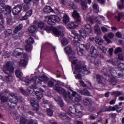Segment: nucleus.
<instances>
[{
    "label": "nucleus",
    "mask_w": 124,
    "mask_h": 124,
    "mask_svg": "<svg viewBox=\"0 0 124 124\" xmlns=\"http://www.w3.org/2000/svg\"><path fill=\"white\" fill-rule=\"evenodd\" d=\"M115 54H118V53L122 52V48L121 47H117L114 51Z\"/></svg>",
    "instance_id": "338daca9"
},
{
    "label": "nucleus",
    "mask_w": 124,
    "mask_h": 124,
    "mask_svg": "<svg viewBox=\"0 0 124 124\" xmlns=\"http://www.w3.org/2000/svg\"><path fill=\"white\" fill-rule=\"evenodd\" d=\"M36 89H37V87L35 86V85H32V88L29 87L28 88L27 90L32 95H36L38 100H40V99L43 97V93H44V90L40 89L39 91H35Z\"/></svg>",
    "instance_id": "39448f33"
},
{
    "label": "nucleus",
    "mask_w": 124,
    "mask_h": 124,
    "mask_svg": "<svg viewBox=\"0 0 124 124\" xmlns=\"http://www.w3.org/2000/svg\"><path fill=\"white\" fill-rule=\"evenodd\" d=\"M36 26L35 25H31L29 28H28V31L30 33H33L35 31H36Z\"/></svg>",
    "instance_id": "c85d7f7f"
},
{
    "label": "nucleus",
    "mask_w": 124,
    "mask_h": 124,
    "mask_svg": "<svg viewBox=\"0 0 124 124\" xmlns=\"http://www.w3.org/2000/svg\"><path fill=\"white\" fill-rule=\"evenodd\" d=\"M28 124H38L37 123V121L36 120H30L28 121Z\"/></svg>",
    "instance_id": "052dcab7"
},
{
    "label": "nucleus",
    "mask_w": 124,
    "mask_h": 124,
    "mask_svg": "<svg viewBox=\"0 0 124 124\" xmlns=\"http://www.w3.org/2000/svg\"><path fill=\"white\" fill-rule=\"evenodd\" d=\"M31 105L35 111H37L39 109V105L38 103L35 101V99H32L31 100Z\"/></svg>",
    "instance_id": "4468645a"
},
{
    "label": "nucleus",
    "mask_w": 124,
    "mask_h": 124,
    "mask_svg": "<svg viewBox=\"0 0 124 124\" xmlns=\"http://www.w3.org/2000/svg\"><path fill=\"white\" fill-rule=\"evenodd\" d=\"M83 104L86 106H92L93 101L90 98H85L83 99Z\"/></svg>",
    "instance_id": "a211bd4d"
},
{
    "label": "nucleus",
    "mask_w": 124,
    "mask_h": 124,
    "mask_svg": "<svg viewBox=\"0 0 124 124\" xmlns=\"http://www.w3.org/2000/svg\"><path fill=\"white\" fill-rule=\"evenodd\" d=\"M60 3L62 6L69 7V8H73V9L76 8L74 3L70 0H60Z\"/></svg>",
    "instance_id": "1a4fd4ad"
},
{
    "label": "nucleus",
    "mask_w": 124,
    "mask_h": 124,
    "mask_svg": "<svg viewBox=\"0 0 124 124\" xmlns=\"http://www.w3.org/2000/svg\"><path fill=\"white\" fill-rule=\"evenodd\" d=\"M75 71L77 72V76H76V79H82V76L83 74H89L91 72H89L86 68V65L83 62H79L78 64L75 66Z\"/></svg>",
    "instance_id": "7ed1b4c3"
},
{
    "label": "nucleus",
    "mask_w": 124,
    "mask_h": 124,
    "mask_svg": "<svg viewBox=\"0 0 124 124\" xmlns=\"http://www.w3.org/2000/svg\"><path fill=\"white\" fill-rule=\"evenodd\" d=\"M94 31L97 35H100L101 33V30H100V27L98 25H96L94 27Z\"/></svg>",
    "instance_id": "393cba45"
},
{
    "label": "nucleus",
    "mask_w": 124,
    "mask_h": 124,
    "mask_svg": "<svg viewBox=\"0 0 124 124\" xmlns=\"http://www.w3.org/2000/svg\"><path fill=\"white\" fill-rule=\"evenodd\" d=\"M102 71L104 72V76L99 75H96V81L99 84L101 85H105V80L108 79V81L112 83L113 85L116 84L117 80V71L114 68L109 67L108 69L103 68Z\"/></svg>",
    "instance_id": "f257e3e1"
},
{
    "label": "nucleus",
    "mask_w": 124,
    "mask_h": 124,
    "mask_svg": "<svg viewBox=\"0 0 124 124\" xmlns=\"http://www.w3.org/2000/svg\"><path fill=\"white\" fill-rule=\"evenodd\" d=\"M64 50L65 53L68 54L69 61H72L73 59H75V52L72 51L70 46H66Z\"/></svg>",
    "instance_id": "9d476101"
},
{
    "label": "nucleus",
    "mask_w": 124,
    "mask_h": 124,
    "mask_svg": "<svg viewBox=\"0 0 124 124\" xmlns=\"http://www.w3.org/2000/svg\"><path fill=\"white\" fill-rule=\"evenodd\" d=\"M91 46H92V44H91V42H89L85 45L84 47H85V49H86V50H89V49L91 48Z\"/></svg>",
    "instance_id": "0e129e2a"
},
{
    "label": "nucleus",
    "mask_w": 124,
    "mask_h": 124,
    "mask_svg": "<svg viewBox=\"0 0 124 124\" xmlns=\"http://www.w3.org/2000/svg\"><path fill=\"white\" fill-rule=\"evenodd\" d=\"M21 50L22 49L20 48H16L13 53L14 55H19V54L21 53L20 51H21Z\"/></svg>",
    "instance_id": "3c124183"
},
{
    "label": "nucleus",
    "mask_w": 124,
    "mask_h": 124,
    "mask_svg": "<svg viewBox=\"0 0 124 124\" xmlns=\"http://www.w3.org/2000/svg\"><path fill=\"white\" fill-rule=\"evenodd\" d=\"M43 11L45 13H51V12L55 13V11L49 6H46L43 9Z\"/></svg>",
    "instance_id": "aec40b11"
},
{
    "label": "nucleus",
    "mask_w": 124,
    "mask_h": 124,
    "mask_svg": "<svg viewBox=\"0 0 124 124\" xmlns=\"http://www.w3.org/2000/svg\"><path fill=\"white\" fill-rule=\"evenodd\" d=\"M25 50L27 52H30V53H31V45H29L27 44L25 46Z\"/></svg>",
    "instance_id": "a19ab883"
},
{
    "label": "nucleus",
    "mask_w": 124,
    "mask_h": 124,
    "mask_svg": "<svg viewBox=\"0 0 124 124\" xmlns=\"http://www.w3.org/2000/svg\"><path fill=\"white\" fill-rule=\"evenodd\" d=\"M74 38L76 42H79V41H81V36H80V35L78 34V35L75 36Z\"/></svg>",
    "instance_id": "09e8293b"
},
{
    "label": "nucleus",
    "mask_w": 124,
    "mask_h": 124,
    "mask_svg": "<svg viewBox=\"0 0 124 124\" xmlns=\"http://www.w3.org/2000/svg\"><path fill=\"white\" fill-rule=\"evenodd\" d=\"M3 21V16L2 15L0 14V26H2L4 23Z\"/></svg>",
    "instance_id": "680f3d73"
},
{
    "label": "nucleus",
    "mask_w": 124,
    "mask_h": 124,
    "mask_svg": "<svg viewBox=\"0 0 124 124\" xmlns=\"http://www.w3.org/2000/svg\"><path fill=\"white\" fill-rule=\"evenodd\" d=\"M79 31L81 36L83 38H86L87 37V31L86 30H85V29L82 28L79 30Z\"/></svg>",
    "instance_id": "a878e982"
},
{
    "label": "nucleus",
    "mask_w": 124,
    "mask_h": 124,
    "mask_svg": "<svg viewBox=\"0 0 124 124\" xmlns=\"http://www.w3.org/2000/svg\"><path fill=\"white\" fill-rule=\"evenodd\" d=\"M5 10L8 13H10L11 12V7L10 6H7L6 8H5Z\"/></svg>",
    "instance_id": "69168bd1"
},
{
    "label": "nucleus",
    "mask_w": 124,
    "mask_h": 124,
    "mask_svg": "<svg viewBox=\"0 0 124 124\" xmlns=\"http://www.w3.org/2000/svg\"><path fill=\"white\" fill-rule=\"evenodd\" d=\"M11 34H12V30L10 29L5 30L3 33L4 37H7V36H9Z\"/></svg>",
    "instance_id": "bb28decb"
},
{
    "label": "nucleus",
    "mask_w": 124,
    "mask_h": 124,
    "mask_svg": "<svg viewBox=\"0 0 124 124\" xmlns=\"http://www.w3.org/2000/svg\"><path fill=\"white\" fill-rule=\"evenodd\" d=\"M107 62L111 63L113 65H118L119 64V60L117 59H112V60H107Z\"/></svg>",
    "instance_id": "4be33fe9"
},
{
    "label": "nucleus",
    "mask_w": 124,
    "mask_h": 124,
    "mask_svg": "<svg viewBox=\"0 0 124 124\" xmlns=\"http://www.w3.org/2000/svg\"><path fill=\"white\" fill-rule=\"evenodd\" d=\"M22 75H23V73L20 70H17L16 71V76L17 78H21Z\"/></svg>",
    "instance_id": "79ce46f5"
},
{
    "label": "nucleus",
    "mask_w": 124,
    "mask_h": 124,
    "mask_svg": "<svg viewBox=\"0 0 124 124\" xmlns=\"http://www.w3.org/2000/svg\"><path fill=\"white\" fill-rule=\"evenodd\" d=\"M13 79V77H12V76H11V75H9L8 76H6L5 77L6 81L7 82H11V81H12Z\"/></svg>",
    "instance_id": "a18cd8bd"
},
{
    "label": "nucleus",
    "mask_w": 124,
    "mask_h": 124,
    "mask_svg": "<svg viewBox=\"0 0 124 124\" xmlns=\"http://www.w3.org/2000/svg\"><path fill=\"white\" fill-rule=\"evenodd\" d=\"M83 109L84 108L81 104H76L73 107H70L69 111L71 113L69 115L72 117L78 116V114L81 113Z\"/></svg>",
    "instance_id": "20e7f679"
},
{
    "label": "nucleus",
    "mask_w": 124,
    "mask_h": 124,
    "mask_svg": "<svg viewBox=\"0 0 124 124\" xmlns=\"http://www.w3.org/2000/svg\"><path fill=\"white\" fill-rule=\"evenodd\" d=\"M62 21L64 24H67L69 22V17H68L67 15L63 16Z\"/></svg>",
    "instance_id": "473e14b6"
},
{
    "label": "nucleus",
    "mask_w": 124,
    "mask_h": 124,
    "mask_svg": "<svg viewBox=\"0 0 124 124\" xmlns=\"http://www.w3.org/2000/svg\"><path fill=\"white\" fill-rule=\"evenodd\" d=\"M68 92L69 96H66V91L63 88H61L58 93L62 94L63 96H65V100L69 103L80 101L82 99L81 97L77 92L73 91L71 88H70Z\"/></svg>",
    "instance_id": "f03ea898"
},
{
    "label": "nucleus",
    "mask_w": 124,
    "mask_h": 124,
    "mask_svg": "<svg viewBox=\"0 0 124 124\" xmlns=\"http://www.w3.org/2000/svg\"><path fill=\"white\" fill-rule=\"evenodd\" d=\"M62 43L63 46H65L68 44V42H67V40L66 39L64 38L62 39Z\"/></svg>",
    "instance_id": "13d9d810"
},
{
    "label": "nucleus",
    "mask_w": 124,
    "mask_h": 124,
    "mask_svg": "<svg viewBox=\"0 0 124 124\" xmlns=\"http://www.w3.org/2000/svg\"><path fill=\"white\" fill-rule=\"evenodd\" d=\"M54 99L56 102H57V104H58V105H60L61 107H62L64 105L63 101H62V99L61 97L60 96L55 97L54 98Z\"/></svg>",
    "instance_id": "6ab92c4d"
},
{
    "label": "nucleus",
    "mask_w": 124,
    "mask_h": 124,
    "mask_svg": "<svg viewBox=\"0 0 124 124\" xmlns=\"http://www.w3.org/2000/svg\"><path fill=\"white\" fill-rule=\"evenodd\" d=\"M84 48H85V45L80 44L78 46V54L79 56H83L85 54V50H84Z\"/></svg>",
    "instance_id": "dca6fc26"
},
{
    "label": "nucleus",
    "mask_w": 124,
    "mask_h": 124,
    "mask_svg": "<svg viewBox=\"0 0 124 124\" xmlns=\"http://www.w3.org/2000/svg\"><path fill=\"white\" fill-rule=\"evenodd\" d=\"M39 80L41 81V82H44V83H46L47 82L48 80H49V78L44 75H42V76H40L39 77Z\"/></svg>",
    "instance_id": "b1692460"
},
{
    "label": "nucleus",
    "mask_w": 124,
    "mask_h": 124,
    "mask_svg": "<svg viewBox=\"0 0 124 124\" xmlns=\"http://www.w3.org/2000/svg\"><path fill=\"white\" fill-rule=\"evenodd\" d=\"M79 82L81 86H82V87H83V88H87V87H88V85L86 84L83 80L80 79Z\"/></svg>",
    "instance_id": "e2e57ef3"
},
{
    "label": "nucleus",
    "mask_w": 124,
    "mask_h": 124,
    "mask_svg": "<svg viewBox=\"0 0 124 124\" xmlns=\"http://www.w3.org/2000/svg\"><path fill=\"white\" fill-rule=\"evenodd\" d=\"M94 64L97 67L100 66L101 65V62L100 61V60L95 58L94 61Z\"/></svg>",
    "instance_id": "72a5a7b5"
},
{
    "label": "nucleus",
    "mask_w": 124,
    "mask_h": 124,
    "mask_svg": "<svg viewBox=\"0 0 124 124\" xmlns=\"http://www.w3.org/2000/svg\"><path fill=\"white\" fill-rule=\"evenodd\" d=\"M118 66L119 68H121V69H123L124 70V63H120L118 64Z\"/></svg>",
    "instance_id": "774afa93"
},
{
    "label": "nucleus",
    "mask_w": 124,
    "mask_h": 124,
    "mask_svg": "<svg viewBox=\"0 0 124 124\" xmlns=\"http://www.w3.org/2000/svg\"><path fill=\"white\" fill-rule=\"evenodd\" d=\"M52 30H53L54 34L57 36H60V35L62 34V32H61L60 31H59L58 29H57L55 27H53Z\"/></svg>",
    "instance_id": "7c9ffc66"
},
{
    "label": "nucleus",
    "mask_w": 124,
    "mask_h": 124,
    "mask_svg": "<svg viewBox=\"0 0 124 124\" xmlns=\"http://www.w3.org/2000/svg\"><path fill=\"white\" fill-rule=\"evenodd\" d=\"M116 110H117V108L116 107V106L114 107L110 106L108 108H107L104 112H110L111 111H116Z\"/></svg>",
    "instance_id": "2f4dec72"
},
{
    "label": "nucleus",
    "mask_w": 124,
    "mask_h": 124,
    "mask_svg": "<svg viewBox=\"0 0 124 124\" xmlns=\"http://www.w3.org/2000/svg\"><path fill=\"white\" fill-rule=\"evenodd\" d=\"M90 52L91 53V57L94 58V59H96V57L98 55V51L95 49L94 46H92L90 48Z\"/></svg>",
    "instance_id": "9b49d317"
},
{
    "label": "nucleus",
    "mask_w": 124,
    "mask_h": 124,
    "mask_svg": "<svg viewBox=\"0 0 124 124\" xmlns=\"http://www.w3.org/2000/svg\"><path fill=\"white\" fill-rule=\"evenodd\" d=\"M80 93L83 94V95H90V92L86 89L81 90L79 91Z\"/></svg>",
    "instance_id": "c9c22d12"
},
{
    "label": "nucleus",
    "mask_w": 124,
    "mask_h": 124,
    "mask_svg": "<svg viewBox=\"0 0 124 124\" xmlns=\"http://www.w3.org/2000/svg\"><path fill=\"white\" fill-rule=\"evenodd\" d=\"M3 71L6 74H10L14 72V67H13V62L8 61L6 64L3 65Z\"/></svg>",
    "instance_id": "0eeeda50"
},
{
    "label": "nucleus",
    "mask_w": 124,
    "mask_h": 124,
    "mask_svg": "<svg viewBox=\"0 0 124 124\" xmlns=\"http://www.w3.org/2000/svg\"><path fill=\"white\" fill-rule=\"evenodd\" d=\"M93 8L94 9V10H96L97 12H98L99 11V8L98 7V5H97L96 4L94 3L93 5Z\"/></svg>",
    "instance_id": "bf43d9fd"
},
{
    "label": "nucleus",
    "mask_w": 124,
    "mask_h": 124,
    "mask_svg": "<svg viewBox=\"0 0 124 124\" xmlns=\"http://www.w3.org/2000/svg\"><path fill=\"white\" fill-rule=\"evenodd\" d=\"M61 90V83L58 82L57 83L55 84V86L54 87V90L56 91L58 93Z\"/></svg>",
    "instance_id": "f704fd0d"
},
{
    "label": "nucleus",
    "mask_w": 124,
    "mask_h": 124,
    "mask_svg": "<svg viewBox=\"0 0 124 124\" xmlns=\"http://www.w3.org/2000/svg\"><path fill=\"white\" fill-rule=\"evenodd\" d=\"M23 80L26 84V85H27V86H29V85H31V80H30L29 79H26V78H23Z\"/></svg>",
    "instance_id": "6e6d98bb"
},
{
    "label": "nucleus",
    "mask_w": 124,
    "mask_h": 124,
    "mask_svg": "<svg viewBox=\"0 0 124 124\" xmlns=\"http://www.w3.org/2000/svg\"><path fill=\"white\" fill-rule=\"evenodd\" d=\"M27 123V119L24 117L21 116L20 117V124H26Z\"/></svg>",
    "instance_id": "864d4df0"
},
{
    "label": "nucleus",
    "mask_w": 124,
    "mask_h": 124,
    "mask_svg": "<svg viewBox=\"0 0 124 124\" xmlns=\"http://www.w3.org/2000/svg\"><path fill=\"white\" fill-rule=\"evenodd\" d=\"M44 20L45 22H46L48 25H55V24L58 22H60L61 19L59 16L56 15H53L51 16H46Z\"/></svg>",
    "instance_id": "423d86ee"
},
{
    "label": "nucleus",
    "mask_w": 124,
    "mask_h": 124,
    "mask_svg": "<svg viewBox=\"0 0 124 124\" xmlns=\"http://www.w3.org/2000/svg\"><path fill=\"white\" fill-rule=\"evenodd\" d=\"M44 28V23L41 21L38 23V30H43Z\"/></svg>",
    "instance_id": "4c0bfd02"
},
{
    "label": "nucleus",
    "mask_w": 124,
    "mask_h": 124,
    "mask_svg": "<svg viewBox=\"0 0 124 124\" xmlns=\"http://www.w3.org/2000/svg\"><path fill=\"white\" fill-rule=\"evenodd\" d=\"M5 10V5L3 3L0 4V13H2Z\"/></svg>",
    "instance_id": "37998d69"
},
{
    "label": "nucleus",
    "mask_w": 124,
    "mask_h": 124,
    "mask_svg": "<svg viewBox=\"0 0 124 124\" xmlns=\"http://www.w3.org/2000/svg\"><path fill=\"white\" fill-rule=\"evenodd\" d=\"M46 113L49 117H52V116H53V111H52L50 108H47Z\"/></svg>",
    "instance_id": "4d7b16f0"
},
{
    "label": "nucleus",
    "mask_w": 124,
    "mask_h": 124,
    "mask_svg": "<svg viewBox=\"0 0 124 124\" xmlns=\"http://www.w3.org/2000/svg\"><path fill=\"white\" fill-rule=\"evenodd\" d=\"M10 96L13 97V98H9V101L10 102L11 104L8 103V106L10 108H12V109H14L15 108V106H13L12 104H16L17 105V103L18 102V100L19 99L17 97V93H11L10 94Z\"/></svg>",
    "instance_id": "6e6552de"
},
{
    "label": "nucleus",
    "mask_w": 124,
    "mask_h": 124,
    "mask_svg": "<svg viewBox=\"0 0 124 124\" xmlns=\"http://www.w3.org/2000/svg\"><path fill=\"white\" fill-rule=\"evenodd\" d=\"M84 30H85L87 33H89V34H93V29H92L90 24L85 25L84 26Z\"/></svg>",
    "instance_id": "412c9836"
},
{
    "label": "nucleus",
    "mask_w": 124,
    "mask_h": 124,
    "mask_svg": "<svg viewBox=\"0 0 124 124\" xmlns=\"http://www.w3.org/2000/svg\"><path fill=\"white\" fill-rule=\"evenodd\" d=\"M9 97H10V96L7 97L5 95H1V94L0 93V100H1V103L3 104V103H5V102H8V101H9Z\"/></svg>",
    "instance_id": "f3484780"
},
{
    "label": "nucleus",
    "mask_w": 124,
    "mask_h": 124,
    "mask_svg": "<svg viewBox=\"0 0 124 124\" xmlns=\"http://www.w3.org/2000/svg\"><path fill=\"white\" fill-rule=\"evenodd\" d=\"M72 16L76 22H80L81 21V16H80L79 13L77 12V11L74 10V12L72 14Z\"/></svg>",
    "instance_id": "2eb2a0df"
},
{
    "label": "nucleus",
    "mask_w": 124,
    "mask_h": 124,
    "mask_svg": "<svg viewBox=\"0 0 124 124\" xmlns=\"http://www.w3.org/2000/svg\"><path fill=\"white\" fill-rule=\"evenodd\" d=\"M70 36H71L72 37H73V38H74L75 37V36H76L77 35H78V33H76V31H75L73 30L71 31L70 34Z\"/></svg>",
    "instance_id": "5fc2aeb1"
},
{
    "label": "nucleus",
    "mask_w": 124,
    "mask_h": 124,
    "mask_svg": "<svg viewBox=\"0 0 124 124\" xmlns=\"http://www.w3.org/2000/svg\"><path fill=\"white\" fill-rule=\"evenodd\" d=\"M22 11V6L17 5L13 9V14L14 15H18Z\"/></svg>",
    "instance_id": "f8f14e48"
},
{
    "label": "nucleus",
    "mask_w": 124,
    "mask_h": 124,
    "mask_svg": "<svg viewBox=\"0 0 124 124\" xmlns=\"http://www.w3.org/2000/svg\"><path fill=\"white\" fill-rule=\"evenodd\" d=\"M59 118H61L62 120H66L68 119V117L67 116H66V114L65 113H60L59 115Z\"/></svg>",
    "instance_id": "ea45409f"
},
{
    "label": "nucleus",
    "mask_w": 124,
    "mask_h": 124,
    "mask_svg": "<svg viewBox=\"0 0 124 124\" xmlns=\"http://www.w3.org/2000/svg\"><path fill=\"white\" fill-rule=\"evenodd\" d=\"M23 29V24H20L17 25L15 29L13 32L14 33H17L18 31H20L21 30Z\"/></svg>",
    "instance_id": "cd10ccee"
},
{
    "label": "nucleus",
    "mask_w": 124,
    "mask_h": 124,
    "mask_svg": "<svg viewBox=\"0 0 124 124\" xmlns=\"http://www.w3.org/2000/svg\"><path fill=\"white\" fill-rule=\"evenodd\" d=\"M37 80V76H35L32 78H31V83H34V86H36V85H35V83H36V80Z\"/></svg>",
    "instance_id": "49530a36"
},
{
    "label": "nucleus",
    "mask_w": 124,
    "mask_h": 124,
    "mask_svg": "<svg viewBox=\"0 0 124 124\" xmlns=\"http://www.w3.org/2000/svg\"><path fill=\"white\" fill-rule=\"evenodd\" d=\"M26 41L27 44H29V45H32L34 42V40H33V38L32 37H29Z\"/></svg>",
    "instance_id": "e433bc0d"
},
{
    "label": "nucleus",
    "mask_w": 124,
    "mask_h": 124,
    "mask_svg": "<svg viewBox=\"0 0 124 124\" xmlns=\"http://www.w3.org/2000/svg\"><path fill=\"white\" fill-rule=\"evenodd\" d=\"M78 26L79 25L77 22H71L67 25V28L68 30H73L76 29V28H78Z\"/></svg>",
    "instance_id": "ddd939ff"
},
{
    "label": "nucleus",
    "mask_w": 124,
    "mask_h": 124,
    "mask_svg": "<svg viewBox=\"0 0 124 124\" xmlns=\"http://www.w3.org/2000/svg\"><path fill=\"white\" fill-rule=\"evenodd\" d=\"M95 42L96 44H98V45H102V44H103V40L101 38L98 36L95 37Z\"/></svg>",
    "instance_id": "c756f323"
},
{
    "label": "nucleus",
    "mask_w": 124,
    "mask_h": 124,
    "mask_svg": "<svg viewBox=\"0 0 124 124\" xmlns=\"http://www.w3.org/2000/svg\"><path fill=\"white\" fill-rule=\"evenodd\" d=\"M19 65L20 66H26L27 65V62H26V60H21L19 62Z\"/></svg>",
    "instance_id": "de8ad7c7"
},
{
    "label": "nucleus",
    "mask_w": 124,
    "mask_h": 124,
    "mask_svg": "<svg viewBox=\"0 0 124 124\" xmlns=\"http://www.w3.org/2000/svg\"><path fill=\"white\" fill-rule=\"evenodd\" d=\"M112 95H114V96H120V95H122V93L119 91H115L112 93Z\"/></svg>",
    "instance_id": "8fccbe9b"
},
{
    "label": "nucleus",
    "mask_w": 124,
    "mask_h": 124,
    "mask_svg": "<svg viewBox=\"0 0 124 124\" xmlns=\"http://www.w3.org/2000/svg\"><path fill=\"white\" fill-rule=\"evenodd\" d=\"M124 13H118V16H115V19H117V21H118V22H120V21H121V18L124 17Z\"/></svg>",
    "instance_id": "58836bf2"
},
{
    "label": "nucleus",
    "mask_w": 124,
    "mask_h": 124,
    "mask_svg": "<svg viewBox=\"0 0 124 124\" xmlns=\"http://www.w3.org/2000/svg\"><path fill=\"white\" fill-rule=\"evenodd\" d=\"M32 14V10H30L28 11L25 15L22 17V20H27L29 18V17H31V15Z\"/></svg>",
    "instance_id": "5701e85b"
},
{
    "label": "nucleus",
    "mask_w": 124,
    "mask_h": 124,
    "mask_svg": "<svg viewBox=\"0 0 124 124\" xmlns=\"http://www.w3.org/2000/svg\"><path fill=\"white\" fill-rule=\"evenodd\" d=\"M71 61L72 64H76V65H77V64H78V63H79V62H83L82 61L78 62V60H77V59L74 60V59H73L72 60L70 61V62Z\"/></svg>",
    "instance_id": "603ef678"
},
{
    "label": "nucleus",
    "mask_w": 124,
    "mask_h": 124,
    "mask_svg": "<svg viewBox=\"0 0 124 124\" xmlns=\"http://www.w3.org/2000/svg\"><path fill=\"white\" fill-rule=\"evenodd\" d=\"M47 85L49 88H53L55 86V80H49Z\"/></svg>",
    "instance_id": "c03bdc74"
}]
</instances>
